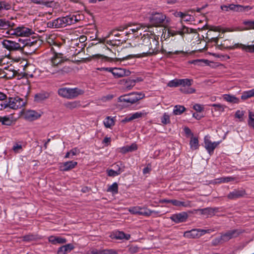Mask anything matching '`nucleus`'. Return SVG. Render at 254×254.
<instances>
[{
    "instance_id": "13",
    "label": "nucleus",
    "mask_w": 254,
    "mask_h": 254,
    "mask_svg": "<svg viewBox=\"0 0 254 254\" xmlns=\"http://www.w3.org/2000/svg\"><path fill=\"white\" fill-rule=\"evenodd\" d=\"M195 212H199V213L206 217H209L214 216L216 212L218 211V208L217 207H206L203 209H197L194 210Z\"/></svg>"
},
{
    "instance_id": "26",
    "label": "nucleus",
    "mask_w": 254,
    "mask_h": 254,
    "mask_svg": "<svg viewBox=\"0 0 254 254\" xmlns=\"http://www.w3.org/2000/svg\"><path fill=\"white\" fill-rule=\"evenodd\" d=\"M184 236L187 238H199L198 230L197 229H192L190 231H186L184 233Z\"/></svg>"
},
{
    "instance_id": "56",
    "label": "nucleus",
    "mask_w": 254,
    "mask_h": 254,
    "mask_svg": "<svg viewBox=\"0 0 254 254\" xmlns=\"http://www.w3.org/2000/svg\"><path fill=\"white\" fill-rule=\"evenodd\" d=\"M191 16L190 15L184 13L182 20L184 21H190L191 20Z\"/></svg>"
},
{
    "instance_id": "35",
    "label": "nucleus",
    "mask_w": 254,
    "mask_h": 254,
    "mask_svg": "<svg viewBox=\"0 0 254 254\" xmlns=\"http://www.w3.org/2000/svg\"><path fill=\"white\" fill-rule=\"evenodd\" d=\"M131 26L130 27H131L130 29H129V31L127 32L126 35H128L131 33H134L136 32H137L139 30L141 29V28L142 27V25L140 24H136V25H131V24H129Z\"/></svg>"
},
{
    "instance_id": "6",
    "label": "nucleus",
    "mask_w": 254,
    "mask_h": 254,
    "mask_svg": "<svg viewBox=\"0 0 254 254\" xmlns=\"http://www.w3.org/2000/svg\"><path fill=\"white\" fill-rule=\"evenodd\" d=\"M144 97V94L141 92H132L120 96L118 98V101L120 102H125L127 104H132L142 99Z\"/></svg>"
},
{
    "instance_id": "25",
    "label": "nucleus",
    "mask_w": 254,
    "mask_h": 254,
    "mask_svg": "<svg viewBox=\"0 0 254 254\" xmlns=\"http://www.w3.org/2000/svg\"><path fill=\"white\" fill-rule=\"evenodd\" d=\"M87 254H118L117 252L113 249H106L102 251H92Z\"/></svg>"
},
{
    "instance_id": "41",
    "label": "nucleus",
    "mask_w": 254,
    "mask_h": 254,
    "mask_svg": "<svg viewBox=\"0 0 254 254\" xmlns=\"http://www.w3.org/2000/svg\"><path fill=\"white\" fill-rule=\"evenodd\" d=\"M122 173V170L119 168L118 170H114L113 169H110L107 170L108 175L110 177H115Z\"/></svg>"
},
{
    "instance_id": "30",
    "label": "nucleus",
    "mask_w": 254,
    "mask_h": 254,
    "mask_svg": "<svg viewBox=\"0 0 254 254\" xmlns=\"http://www.w3.org/2000/svg\"><path fill=\"white\" fill-rule=\"evenodd\" d=\"M12 6L10 2L5 0L0 1V12L3 10H8L11 9Z\"/></svg>"
},
{
    "instance_id": "18",
    "label": "nucleus",
    "mask_w": 254,
    "mask_h": 254,
    "mask_svg": "<svg viewBox=\"0 0 254 254\" xmlns=\"http://www.w3.org/2000/svg\"><path fill=\"white\" fill-rule=\"evenodd\" d=\"M229 9L236 12L248 11L252 9L250 6H243L240 4H230L228 5Z\"/></svg>"
},
{
    "instance_id": "44",
    "label": "nucleus",
    "mask_w": 254,
    "mask_h": 254,
    "mask_svg": "<svg viewBox=\"0 0 254 254\" xmlns=\"http://www.w3.org/2000/svg\"><path fill=\"white\" fill-rule=\"evenodd\" d=\"M71 69L69 66H64L62 69H59V76H62L64 75L65 74L70 72Z\"/></svg>"
},
{
    "instance_id": "24",
    "label": "nucleus",
    "mask_w": 254,
    "mask_h": 254,
    "mask_svg": "<svg viewBox=\"0 0 254 254\" xmlns=\"http://www.w3.org/2000/svg\"><path fill=\"white\" fill-rule=\"evenodd\" d=\"M171 203L176 206H183L185 207H190V201H181L177 199H171Z\"/></svg>"
},
{
    "instance_id": "32",
    "label": "nucleus",
    "mask_w": 254,
    "mask_h": 254,
    "mask_svg": "<svg viewBox=\"0 0 254 254\" xmlns=\"http://www.w3.org/2000/svg\"><path fill=\"white\" fill-rule=\"evenodd\" d=\"M115 237L117 239H125L128 240L129 239L130 236L129 234H125L122 231H118L116 232Z\"/></svg>"
},
{
    "instance_id": "54",
    "label": "nucleus",
    "mask_w": 254,
    "mask_h": 254,
    "mask_svg": "<svg viewBox=\"0 0 254 254\" xmlns=\"http://www.w3.org/2000/svg\"><path fill=\"white\" fill-rule=\"evenodd\" d=\"M243 24L249 27V29H254V20H246Z\"/></svg>"
},
{
    "instance_id": "29",
    "label": "nucleus",
    "mask_w": 254,
    "mask_h": 254,
    "mask_svg": "<svg viewBox=\"0 0 254 254\" xmlns=\"http://www.w3.org/2000/svg\"><path fill=\"white\" fill-rule=\"evenodd\" d=\"M63 62V60L62 58L58 54L55 55L51 60V64L52 66H57Z\"/></svg>"
},
{
    "instance_id": "48",
    "label": "nucleus",
    "mask_w": 254,
    "mask_h": 254,
    "mask_svg": "<svg viewBox=\"0 0 254 254\" xmlns=\"http://www.w3.org/2000/svg\"><path fill=\"white\" fill-rule=\"evenodd\" d=\"M55 67H56V66H52V65H51V66H49L48 67V68L47 69V71L52 74H57V75H56L57 76H59V69L58 70L57 68H56Z\"/></svg>"
},
{
    "instance_id": "45",
    "label": "nucleus",
    "mask_w": 254,
    "mask_h": 254,
    "mask_svg": "<svg viewBox=\"0 0 254 254\" xmlns=\"http://www.w3.org/2000/svg\"><path fill=\"white\" fill-rule=\"evenodd\" d=\"M135 81L134 80L128 79L126 81L125 86L127 90L131 89L135 85Z\"/></svg>"
},
{
    "instance_id": "9",
    "label": "nucleus",
    "mask_w": 254,
    "mask_h": 254,
    "mask_svg": "<svg viewBox=\"0 0 254 254\" xmlns=\"http://www.w3.org/2000/svg\"><path fill=\"white\" fill-rule=\"evenodd\" d=\"M193 83L192 79H179L180 86H181L180 91L185 94H192L195 92V89L190 86Z\"/></svg>"
},
{
    "instance_id": "17",
    "label": "nucleus",
    "mask_w": 254,
    "mask_h": 254,
    "mask_svg": "<svg viewBox=\"0 0 254 254\" xmlns=\"http://www.w3.org/2000/svg\"><path fill=\"white\" fill-rule=\"evenodd\" d=\"M246 194V191L244 189H235L227 195V197L230 199H235L243 197Z\"/></svg>"
},
{
    "instance_id": "43",
    "label": "nucleus",
    "mask_w": 254,
    "mask_h": 254,
    "mask_svg": "<svg viewBox=\"0 0 254 254\" xmlns=\"http://www.w3.org/2000/svg\"><path fill=\"white\" fill-rule=\"evenodd\" d=\"M179 35H183L186 33H190L194 32V30L191 28H189L186 26H183L181 30L178 31Z\"/></svg>"
},
{
    "instance_id": "34",
    "label": "nucleus",
    "mask_w": 254,
    "mask_h": 254,
    "mask_svg": "<svg viewBox=\"0 0 254 254\" xmlns=\"http://www.w3.org/2000/svg\"><path fill=\"white\" fill-rule=\"evenodd\" d=\"M0 123H1L2 125L9 126L12 124V121L10 119V118L9 117L0 116Z\"/></svg>"
},
{
    "instance_id": "2",
    "label": "nucleus",
    "mask_w": 254,
    "mask_h": 254,
    "mask_svg": "<svg viewBox=\"0 0 254 254\" xmlns=\"http://www.w3.org/2000/svg\"><path fill=\"white\" fill-rule=\"evenodd\" d=\"M6 95L2 92H0V101H3L0 103V110H5L8 108L12 109H17L23 107L25 102L23 99L16 96L15 97H9L8 100H6Z\"/></svg>"
},
{
    "instance_id": "63",
    "label": "nucleus",
    "mask_w": 254,
    "mask_h": 254,
    "mask_svg": "<svg viewBox=\"0 0 254 254\" xmlns=\"http://www.w3.org/2000/svg\"><path fill=\"white\" fill-rule=\"evenodd\" d=\"M49 242L53 245H56V236H51L48 238Z\"/></svg>"
},
{
    "instance_id": "21",
    "label": "nucleus",
    "mask_w": 254,
    "mask_h": 254,
    "mask_svg": "<svg viewBox=\"0 0 254 254\" xmlns=\"http://www.w3.org/2000/svg\"><path fill=\"white\" fill-rule=\"evenodd\" d=\"M74 249V246L71 244L63 246L60 247L58 250V254H66Z\"/></svg>"
},
{
    "instance_id": "10",
    "label": "nucleus",
    "mask_w": 254,
    "mask_h": 254,
    "mask_svg": "<svg viewBox=\"0 0 254 254\" xmlns=\"http://www.w3.org/2000/svg\"><path fill=\"white\" fill-rule=\"evenodd\" d=\"M3 47L10 52L22 51L24 45H21L19 43L9 40H3L2 41Z\"/></svg>"
},
{
    "instance_id": "15",
    "label": "nucleus",
    "mask_w": 254,
    "mask_h": 254,
    "mask_svg": "<svg viewBox=\"0 0 254 254\" xmlns=\"http://www.w3.org/2000/svg\"><path fill=\"white\" fill-rule=\"evenodd\" d=\"M42 112L36 111L35 110H28L25 113V118L30 121H35L40 118Z\"/></svg>"
},
{
    "instance_id": "11",
    "label": "nucleus",
    "mask_w": 254,
    "mask_h": 254,
    "mask_svg": "<svg viewBox=\"0 0 254 254\" xmlns=\"http://www.w3.org/2000/svg\"><path fill=\"white\" fill-rule=\"evenodd\" d=\"M240 234V232L237 229L231 230L227 231L224 234L221 235L219 238L215 239V244L216 243H223L227 242L229 240L238 237Z\"/></svg>"
},
{
    "instance_id": "4",
    "label": "nucleus",
    "mask_w": 254,
    "mask_h": 254,
    "mask_svg": "<svg viewBox=\"0 0 254 254\" xmlns=\"http://www.w3.org/2000/svg\"><path fill=\"white\" fill-rule=\"evenodd\" d=\"M58 93L62 97L71 99L75 98L79 95H82L84 91L78 88H70L63 87L59 89Z\"/></svg>"
},
{
    "instance_id": "62",
    "label": "nucleus",
    "mask_w": 254,
    "mask_h": 254,
    "mask_svg": "<svg viewBox=\"0 0 254 254\" xmlns=\"http://www.w3.org/2000/svg\"><path fill=\"white\" fill-rule=\"evenodd\" d=\"M129 152H132L133 151L136 150L137 148V145L136 144L133 143L131 145L127 146Z\"/></svg>"
},
{
    "instance_id": "51",
    "label": "nucleus",
    "mask_w": 254,
    "mask_h": 254,
    "mask_svg": "<svg viewBox=\"0 0 254 254\" xmlns=\"http://www.w3.org/2000/svg\"><path fill=\"white\" fill-rule=\"evenodd\" d=\"M113 167L115 169V170H118L119 168L120 170H122V172L124 171L125 166L121 162L114 164L113 165Z\"/></svg>"
},
{
    "instance_id": "1",
    "label": "nucleus",
    "mask_w": 254,
    "mask_h": 254,
    "mask_svg": "<svg viewBox=\"0 0 254 254\" xmlns=\"http://www.w3.org/2000/svg\"><path fill=\"white\" fill-rule=\"evenodd\" d=\"M211 40L212 42L216 44L217 47L219 49L234 50L235 49H241L242 51L246 52L254 53V42H252V44L251 45H246L241 43H231V41L228 39L225 40L219 44L218 37L212 38Z\"/></svg>"
},
{
    "instance_id": "14",
    "label": "nucleus",
    "mask_w": 254,
    "mask_h": 254,
    "mask_svg": "<svg viewBox=\"0 0 254 254\" xmlns=\"http://www.w3.org/2000/svg\"><path fill=\"white\" fill-rule=\"evenodd\" d=\"M188 217V214L185 212H182L172 215L170 218L176 223H179L185 222Z\"/></svg>"
},
{
    "instance_id": "5",
    "label": "nucleus",
    "mask_w": 254,
    "mask_h": 254,
    "mask_svg": "<svg viewBox=\"0 0 254 254\" xmlns=\"http://www.w3.org/2000/svg\"><path fill=\"white\" fill-rule=\"evenodd\" d=\"M72 20L69 15L64 17L58 18L47 23V27L51 28H58L64 27L67 25L72 24Z\"/></svg>"
},
{
    "instance_id": "20",
    "label": "nucleus",
    "mask_w": 254,
    "mask_h": 254,
    "mask_svg": "<svg viewBox=\"0 0 254 254\" xmlns=\"http://www.w3.org/2000/svg\"><path fill=\"white\" fill-rule=\"evenodd\" d=\"M219 142H212L211 141L206 139H205L204 141L205 148L210 154L212 152H213L214 149L219 144Z\"/></svg>"
},
{
    "instance_id": "58",
    "label": "nucleus",
    "mask_w": 254,
    "mask_h": 254,
    "mask_svg": "<svg viewBox=\"0 0 254 254\" xmlns=\"http://www.w3.org/2000/svg\"><path fill=\"white\" fill-rule=\"evenodd\" d=\"M168 34L169 36H174L176 35L179 34L178 31H175L172 29L168 30Z\"/></svg>"
},
{
    "instance_id": "38",
    "label": "nucleus",
    "mask_w": 254,
    "mask_h": 254,
    "mask_svg": "<svg viewBox=\"0 0 254 254\" xmlns=\"http://www.w3.org/2000/svg\"><path fill=\"white\" fill-rule=\"evenodd\" d=\"M104 124L107 128H110L115 125L114 121L110 117H107L104 121Z\"/></svg>"
},
{
    "instance_id": "8",
    "label": "nucleus",
    "mask_w": 254,
    "mask_h": 254,
    "mask_svg": "<svg viewBox=\"0 0 254 254\" xmlns=\"http://www.w3.org/2000/svg\"><path fill=\"white\" fill-rule=\"evenodd\" d=\"M166 15L162 13H152L149 16V22L152 26L157 27L165 23Z\"/></svg>"
},
{
    "instance_id": "52",
    "label": "nucleus",
    "mask_w": 254,
    "mask_h": 254,
    "mask_svg": "<svg viewBox=\"0 0 254 254\" xmlns=\"http://www.w3.org/2000/svg\"><path fill=\"white\" fill-rule=\"evenodd\" d=\"M139 206H136L129 208V211L132 214L139 215Z\"/></svg>"
},
{
    "instance_id": "42",
    "label": "nucleus",
    "mask_w": 254,
    "mask_h": 254,
    "mask_svg": "<svg viewBox=\"0 0 254 254\" xmlns=\"http://www.w3.org/2000/svg\"><path fill=\"white\" fill-rule=\"evenodd\" d=\"M18 41L19 42L23 41V42L22 45H24V47L26 46H31L34 45L36 44L37 42L36 40L31 41L30 39H26L24 40H22L21 39H19Z\"/></svg>"
},
{
    "instance_id": "7",
    "label": "nucleus",
    "mask_w": 254,
    "mask_h": 254,
    "mask_svg": "<svg viewBox=\"0 0 254 254\" xmlns=\"http://www.w3.org/2000/svg\"><path fill=\"white\" fill-rule=\"evenodd\" d=\"M100 71L105 70L111 72L115 78H120L125 76H129L130 72L122 68H112V67H102L98 68Z\"/></svg>"
},
{
    "instance_id": "19",
    "label": "nucleus",
    "mask_w": 254,
    "mask_h": 254,
    "mask_svg": "<svg viewBox=\"0 0 254 254\" xmlns=\"http://www.w3.org/2000/svg\"><path fill=\"white\" fill-rule=\"evenodd\" d=\"M77 164V163L74 161H67L60 166V170L63 172L68 171L74 168Z\"/></svg>"
},
{
    "instance_id": "3",
    "label": "nucleus",
    "mask_w": 254,
    "mask_h": 254,
    "mask_svg": "<svg viewBox=\"0 0 254 254\" xmlns=\"http://www.w3.org/2000/svg\"><path fill=\"white\" fill-rule=\"evenodd\" d=\"M142 42L141 46H145L147 47V48L144 49V51L146 52H142V53L144 56L156 55L159 52V41L156 40L155 38L147 36L144 37Z\"/></svg>"
},
{
    "instance_id": "46",
    "label": "nucleus",
    "mask_w": 254,
    "mask_h": 254,
    "mask_svg": "<svg viewBox=\"0 0 254 254\" xmlns=\"http://www.w3.org/2000/svg\"><path fill=\"white\" fill-rule=\"evenodd\" d=\"M167 85L170 87H177L180 86L179 79H174L170 81Z\"/></svg>"
},
{
    "instance_id": "27",
    "label": "nucleus",
    "mask_w": 254,
    "mask_h": 254,
    "mask_svg": "<svg viewBox=\"0 0 254 254\" xmlns=\"http://www.w3.org/2000/svg\"><path fill=\"white\" fill-rule=\"evenodd\" d=\"M223 98L225 101L231 103L238 104L240 102L239 98L234 95L230 94H224L223 95Z\"/></svg>"
},
{
    "instance_id": "39",
    "label": "nucleus",
    "mask_w": 254,
    "mask_h": 254,
    "mask_svg": "<svg viewBox=\"0 0 254 254\" xmlns=\"http://www.w3.org/2000/svg\"><path fill=\"white\" fill-rule=\"evenodd\" d=\"M107 191L111 192L113 194H116L118 192V185L117 183H114L107 189Z\"/></svg>"
},
{
    "instance_id": "28",
    "label": "nucleus",
    "mask_w": 254,
    "mask_h": 254,
    "mask_svg": "<svg viewBox=\"0 0 254 254\" xmlns=\"http://www.w3.org/2000/svg\"><path fill=\"white\" fill-rule=\"evenodd\" d=\"M139 215L149 216L153 213H156L155 211L151 210L146 207L139 206Z\"/></svg>"
},
{
    "instance_id": "37",
    "label": "nucleus",
    "mask_w": 254,
    "mask_h": 254,
    "mask_svg": "<svg viewBox=\"0 0 254 254\" xmlns=\"http://www.w3.org/2000/svg\"><path fill=\"white\" fill-rule=\"evenodd\" d=\"M235 179L233 177H221L219 178H217L215 180V183H228L231 181H234Z\"/></svg>"
},
{
    "instance_id": "36",
    "label": "nucleus",
    "mask_w": 254,
    "mask_h": 254,
    "mask_svg": "<svg viewBox=\"0 0 254 254\" xmlns=\"http://www.w3.org/2000/svg\"><path fill=\"white\" fill-rule=\"evenodd\" d=\"M186 110V108L181 105H176L173 110V113L175 115L182 114Z\"/></svg>"
},
{
    "instance_id": "49",
    "label": "nucleus",
    "mask_w": 254,
    "mask_h": 254,
    "mask_svg": "<svg viewBox=\"0 0 254 254\" xmlns=\"http://www.w3.org/2000/svg\"><path fill=\"white\" fill-rule=\"evenodd\" d=\"M248 125L249 126L254 127V114L251 111L249 113Z\"/></svg>"
},
{
    "instance_id": "60",
    "label": "nucleus",
    "mask_w": 254,
    "mask_h": 254,
    "mask_svg": "<svg viewBox=\"0 0 254 254\" xmlns=\"http://www.w3.org/2000/svg\"><path fill=\"white\" fill-rule=\"evenodd\" d=\"M193 108L197 112H200L203 110V108L199 104H195L193 105Z\"/></svg>"
},
{
    "instance_id": "40",
    "label": "nucleus",
    "mask_w": 254,
    "mask_h": 254,
    "mask_svg": "<svg viewBox=\"0 0 254 254\" xmlns=\"http://www.w3.org/2000/svg\"><path fill=\"white\" fill-rule=\"evenodd\" d=\"M147 115V113L144 111L143 112H137L133 113L132 115H130L131 120L140 118L142 117H144Z\"/></svg>"
},
{
    "instance_id": "59",
    "label": "nucleus",
    "mask_w": 254,
    "mask_h": 254,
    "mask_svg": "<svg viewBox=\"0 0 254 254\" xmlns=\"http://www.w3.org/2000/svg\"><path fill=\"white\" fill-rule=\"evenodd\" d=\"M184 132L187 136L189 135L193 136V133L191 132V130L187 127H185L184 128Z\"/></svg>"
},
{
    "instance_id": "22",
    "label": "nucleus",
    "mask_w": 254,
    "mask_h": 254,
    "mask_svg": "<svg viewBox=\"0 0 254 254\" xmlns=\"http://www.w3.org/2000/svg\"><path fill=\"white\" fill-rule=\"evenodd\" d=\"M15 26L14 22L9 21L5 19H0V29H7L13 28Z\"/></svg>"
},
{
    "instance_id": "53",
    "label": "nucleus",
    "mask_w": 254,
    "mask_h": 254,
    "mask_svg": "<svg viewBox=\"0 0 254 254\" xmlns=\"http://www.w3.org/2000/svg\"><path fill=\"white\" fill-rule=\"evenodd\" d=\"M17 27L15 28H10L6 31V34L8 36H17Z\"/></svg>"
},
{
    "instance_id": "16",
    "label": "nucleus",
    "mask_w": 254,
    "mask_h": 254,
    "mask_svg": "<svg viewBox=\"0 0 254 254\" xmlns=\"http://www.w3.org/2000/svg\"><path fill=\"white\" fill-rule=\"evenodd\" d=\"M17 36L29 37L32 35L34 32L31 29L23 26L17 27Z\"/></svg>"
},
{
    "instance_id": "61",
    "label": "nucleus",
    "mask_w": 254,
    "mask_h": 254,
    "mask_svg": "<svg viewBox=\"0 0 254 254\" xmlns=\"http://www.w3.org/2000/svg\"><path fill=\"white\" fill-rule=\"evenodd\" d=\"M211 106L215 107L218 111H223L224 110L223 106L220 104H213Z\"/></svg>"
},
{
    "instance_id": "12",
    "label": "nucleus",
    "mask_w": 254,
    "mask_h": 254,
    "mask_svg": "<svg viewBox=\"0 0 254 254\" xmlns=\"http://www.w3.org/2000/svg\"><path fill=\"white\" fill-rule=\"evenodd\" d=\"M0 72L2 73L0 77H5L8 79H11L14 77L17 73V70L14 67L10 64L5 67L3 69H0Z\"/></svg>"
},
{
    "instance_id": "57",
    "label": "nucleus",
    "mask_w": 254,
    "mask_h": 254,
    "mask_svg": "<svg viewBox=\"0 0 254 254\" xmlns=\"http://www.w3.org/2000/svg\"><path fill=\"white\" fill-rule=\"evenodd\" d=\"M78 103L76 102H69L67 104V107L70 109H73L76 108Z\"/></svg>"
},
{
    "instance_id": "23",
    "label": "nucleus",
    "mask_w": 254,
    "mask_h": 254,
    "mask_svg": "<svg viewBox=\"0 0 254 254\" xmlns=\"http://www.w3.org/2000/svg\"><path fill=\"white\" fill-rule=\"evenodd\" d=\"M49 97V93L47 92H41L36 94L34 96V100L35 101L40 102L43 101Z\"/></svg>"
},
{
    "instance_id": "47",
    "label": "nucleus",
    "mask_w": 254,
    "mask_h": 254,
    "mask_svg": "<svg viewBox=\"0 0 254 254\" xmlns=\"http://www.w3.org/2000/svg\"><path fill=\"white\" fill-rule=\"evenodd\" d=\"M161 123L164 125H167L170 123V116L167 113H164L161 118Z\"/></svg>"
},
{
    "instance_id": "33",
    "label": "nucleus",
    "mask_w": 254,
    "mask_h": 254,
    "mask_svg": "<svg viewBox=\"0 0 254 254\" xmlns=\"http://www.w3.org/2000/svg\"><path fill=\"white\" fill-rule=\"evenodd\" d=\"M254 97V88L245 91L243 93L242 96H241V99L242 100H245L248 98Z\"/></svg>"
},
{
    "instance_id": "31",
    "label": "nucleus",
    "mask_w": 254,
    "mask_h": 254,
    "mask_svg": "<svg viewBox=\"0 0 254 254\" xmlns=\"http://www.w3.org/2000/svg\"><path fill=\"white\" fill-rule=\"evenodd\" d=\"M190 145V148L192 150L198 149L199 146L198 138L197 137L191 136Z\"/></svg>"
},
{
    "instance_id": "55",
    "label": "nucleus",
    "mask_w": 254,
    "mask_h": 254,
    "mask_svg": "<svg viewBox=\"0 0 254 254\" xmlns=\"http://www.w3.org/2000/svg\"><path fill=\"white\" fill-rule=\"evenodd\" d=\"M66 242V239L61 237L56 236V244H64Z\"/></svg>"
},
{
    "instance_id": "64",
    "label": "nucleus",
    "mask_w": 254,
    "mask_h": 254,
    "mask_svg": "<svg viewBox=\"0 0 254 254\" xmlns=\"http://www.w3.org/2000/svg\"><path fill=\"white\" fill-rule=\"evenodd\" d=\"M243 116H244V113H243V111L238 110L236 112L235 117L238 119L242 118Z\"/></svg>"
},
{
    "instance_id": "50",
    "label": "nucleus",
    "mask_w": 254,
    "mask_h": 254,
    "mask_svg": "<svg viewBox=\"0 0 254 254\" xmlns=\"http://www.w3.org/2000/svg\"><path fill=\"white\" fill-rule=\"evenodd\" d=\"M69 17H70L71 20H72V24L75 23V22L81 20V16L79 14H73L69 15Z\"/></svg>"
}]
</instances>
